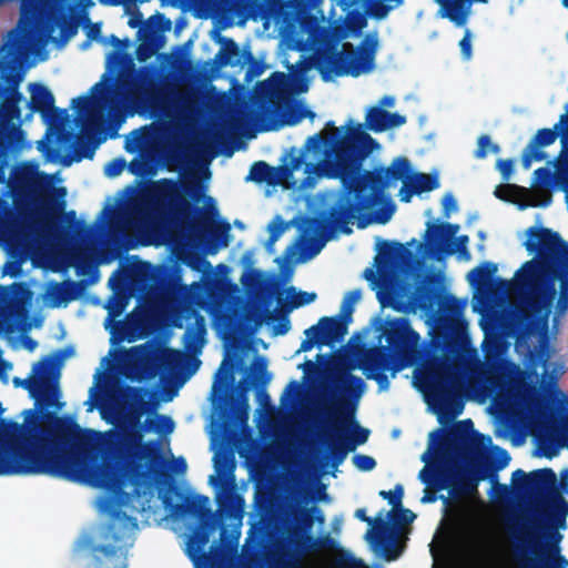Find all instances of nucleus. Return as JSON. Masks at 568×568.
<instances>
[{
	"label": "nucleus",
	"instance_id": "f257e3e1",
	"mask_svg": "<svg viewBox=\"0 0 568 568\" xmlns=\"http://www.w3.org/2000/svg\"><path fill=\"white\" fill-rule=\"evenodd\" d=\"M335 131L338 133V129ZM377 146L376 140L361 124L353 125L352 122L342 136L316 133L306 140L305 151H324L325 160L317 168L325 176L338 179L342 184L328 215L311 220L315 232L327 234L338 231L349 235L353 232L351 225L355 222L358 229H365L373 222L385 224L390 220L394 213L390 203L377 210L376 206L385 200L384 192L392 182L408 180L412 165L407 158L397 156L387 168L378 166L362 173L364 160Z\"/></svg>",
	"mask_w": 568,
	"mask_h": 568
},
{
	"label": "nucleus",
	"instance_id": "f03ea898",
	"mask_svg": "<svg viewBox=\"0 0 568 568\" xmlns=\"http://www.w3.org/2000/svg\"><path fill=\"white\" fill-rule=\"evenodd\" d=\"M381 331L387 345L372 347L364 354L359 367L366 377L386 389L387 371L395 375L406 365L418 363L417 383L428 404L440 414L458 415L463 409L465 378L454 366V359L467 342V323L446 321L425 344L407 317L387 318Z\"/></svg>",
	"mask_w": 568,
	"mask_h": 568
},
{
	"label": "nucleus",
	"instance_id": "7ed1b4c3",
	"mask_svg": "<svg viewBox=\"0 0 568 568\" xmlns=\"http://www.w3.org/2000/svg\"><path fill=\"white\" fill-rule=\"evenodd\" d=\"M29 414L33 418L29 432L6 476L48 475L105 489L123 485L126 478L134 485L122 462L114 458L120 467L99 463L75 448L82 437L72 417L58 416L54 412Z\"/></svg>",
	"mask_w": 568,
	"mask_h": 568
},
{
	"label": "nucleus",
	"instance_id": "20e7f679",
	"mask_svg": "<svg viewBox=\"0 0 568 568\" xmlns=\"http://www.w3.org/2000/svg\"><path fill=\"white\" fill-rule=\"evenodd\" d=\"M524 243L539 260L527 261L516 272V286L525 294V308L532 315L548 314L556 298V281L560 283L559 307L568 302V242L547 227L531 226Z\"/></svg>",
	"mask_w": 568,
	"mask_h": 568
},
{
	"label": "nucleus",
	"instance_id": "39448f33",
	"mask_svg": "<svg viewBox=\"0 0 568 568\" xmlns=\"http://www.w3.org/2000/svg\"><path fill=\"white\" fill-rule=\"evenodd\" d=\"M149 412V403L142 402L125 415L124 425L111 430L105 444L106 452L122 462L125 471L134 484L158 477L162 473L164 458L160 442L151 439L143 442L145 432L170 434L174 429V422L170 416L155 415L148 417L141 426V416Z\"/></svg>",
	"mask_w": 568,
	"mask_h": 568
},
{
	"label": "nucleus",
	"instance_id": "423d86ee",
	"mask_svg": "<svg viewBox=\"0 0 568 568\" xmlns=\"http://www.w3.org/2000/svg\"><path fill=\"white\" fill-rule=\"evenodd\" d=\"M205 192L206 187L193 174L181 180L162 179L155 185L156 201L169 209L179 226L201 240L207 235V251L216 253L229 245L231 225L226 221L214 224L217 210L211 196L206 197L209 209L195 206Z\"/></svg>",
	"mask_w": 568,
	"mask_h": 568
},
{
	"label": "nucleus",
	"instance_id": "0eeeda50",
	"mask_svg": "<svg viewBox=\"0 0 568 568\" xmlns=\"http://www.w3.org/2000/svg\"><path fill=\"white\" fill-rule=\"evenodd\" d=\"M335 383L341 386L339 396L334 398L325 410L329 430L324 437L327 459L333 468H337L347 454L365 444L369 436V430L355 419L357 400L365 389V382L347 371H339Z\"/></svg>",
	"mask_w": 568,
	"mask_h": 568
},
{
	"label": "nucleus",
	"instance_id": "6e6552de",
	"mask_svg": "<svg viewBox=\"0 0 568 568\" xmlns=\"http://www.w3.org/2000/svg\"><path fill=\"white\" fill-rule=\"evenodd\" d=\"M346 37L345 30L341 27H323L320 36L326 48L316 55V69L324 81L333 77L351 75L354 78L369 73L375 68V57L378 48L376 33H368L364 37L357 48L351 42H344L341 51L336 45Z\"/></svg>",
	"mask_w": 568,
	"mask_h": 568
},
{
	"label": "nucleus",
	"instance_id": "1a4fd4ad",
	"mask_svg": "<svg viewBox=\"0 0 568 568\" xmlns=\"http://www.w3.org/2000/svg\"><path fill=\"white\" fill-rule=\"evenodd\" d=\"M511 559L515 568H567L568 560L560 555L559 532H550L555 542H545L537 530L523 529L511 535Z\"/></svg>",
	"mask_w": 568,
	"mask_h": 568
},
{
	"label": "nucleus",
	"instance_id": "9d476101",
	"mask_svg": "<svg viewBox=\"0 0 568 568\" xmlns=\"http://www.w3.org/2000/svg\"><path fill=\"white\" fill-rule=\"evenodd\" d=\"M121 95L136 111L162 112L170 102V90L161 83L154 65H143L132 75L120 81Z\"/></svg>",
	"mask_w": 568,
	"mask_h": 568
},
{
	"label": "nucleus",
	"instance_id": "9b49d317",
	"mask_svg": "<svg viewBox=\"0 0 568 568\" xmlns=\"http://www.w3.org/2000/svg\"><path fill=\"white\" fill-rule=\"evenodd\" d=\"M94 568H128V550L114 523L106 525L97 542L85 541Z\"/></svg>",
	"mask_w": 568,
	"mask_h": 568
},
{
	"label": "nucleus",
	"instance_id": "f8f14e48",
	"mask_svg": "<svg viewBox=\"0 0 568 568\" xmlns=\"http://www.w3.org/2000/svg\"><path fill=\"white\" fill-rule=\"evenodd\" d=\"M32 372L34 374L33 377L27 379L16 377L13 379L14 385L24 387L40 409L51 407L60 409L63 404L59 402L60 388L58 376L52 373L50 363L48 361L38 362L33 366Z\"/></svg>",
	"mask_w": 568,
	"mask_h": 568
},
{
	"label": "nucleus",
	"instance_id": "ddd939ff",
	"mask_svg": "<svg viewBox=\"0 0 568 568\" xmlns=\"http://www.w3.org/2000/svg\"><path fill=\"white\" fill-rule=\"evenodd\" d=\"M53 192L60 200H54L50 194L43 197L40 205L33 211L21 215V224L30 233L48 235L55 231L58 217L65 207V201L63 199L67 194V190L64 187H58L54 189Z\"/></svg>",
	"mask_w": 568,
	"mask_h": 568
},
{
	"label": "nucleus",
	"instance_id": "4468645a",
	"mask_svg": "<svg viewBox=\"0 0 568 568\" xmlns=\"http://www.w3.org/2000/svg\"><path fill=\"white\" fill-rule=\"evenodd\" d=\"M182 514L196 517L200 521L197 527L190 539V548H194L195 552L202 551L204 546L209 542L210 531L215 526L214 515L210 507V499L204 495H196L185 500L179 506Z\"/></svg>",
	"mask_w": 568,
	"mask_h": 568
},
{
	"label": "nucleus",
	"instance_id": "2eb2a0df",
	"mask_svg": "<svg viewBox=\"0 0 568 568\" xmlns=\"http://www.w3.org/2000/svg\"><path fill=\"white\" fill-rule=\"evenodd\" d=\"M305 338L302 341L298 352H308L314 345L332 346L341 342L347 334V323L337 317H321L317 324L312 325L304 332Z\"/></svg>",
	"mask_w": 568,
	"mask_h": 568
},
{
	"label": "nucleus",
	"instance_id": "dca6fc26",
	"mask_svg": "<svg viewBox=\"0 0 568 568\" xmlns=\"http://www.w3.org/2000/svg\"><path fill=\"white\" fill-rule=\"evenodd\" d=\"M516 490L526 495L541 496L557 490V475L551 468H541L526 474L523 469L513 473Z\"/></svg>",
	"mask_w": 568,
	"mask_h": 568
},
{
	"label": "nucleus",
	"instance_id": "f3484780",
	"mask_svg": "<svg viewBox=\"0 0 568 568\" xmlns=\"http://www.w3.org/2000/svg\"><path fill=\"white\" fill-rule=\"evenodd\" d=\"M355 517L372 527L366 532L365 538L376 548L383 550L384 558L387 561L396 560L399 557L400 549L395 544L396 537L393 532H389L388 524L382 517L376 519L368 517L365 508L356 509Z\"/></svg>",
	"mask_w": 568,
	"mask_h": 568
},
{
	"label": "nucleus",
	"instance_id": "a211bd4d",
	"mask_svg": "<svg viewBox=\"0 0 568 568\" xmlns=\"http://www.w3.org/2000/svg\"><path fill=\"white\" fill-rule=\"evenodd\" d=\"M497 270V264L484 262L467 274V281L478 292H485L494 297L503 296L510 290L513 282L494 277Z\"/></svg>",
	"mask_w": 568,
	"mask_h": 568
},
{
	"label": "nucleus",
	"instance_id": "6ab92c4d",
	"mask_svg": "<svg viewBox=\"0 0 568 568\" xmlns=\"http://www.w3.org/2000/svg\"><path fill=\"white\" fill-rule=\"evenodd\" d=\"M155 28L166 31L171 28V20L162 13H156L148 20V24L139 31L140 43L136 47L135 54L140 62L150 59L159 49Z\"/></svg>",
	"mask_w": 568,
	"mask_h": 568
},
{
	"label": "nucleus",
	"instance_id": "aec40b11",
	"mask_svg": "<svg viewBox=\"0 0 568 568\" xmlns=\"http://www.w3.org/2000/svg\"><path fill=\"white\" fill-rule=\"evenodd\" d=\"M565 118L566 115H561L560 122L555 124L554 129L545 128L536 132L523 151L521 164L524 169L528 170L532 161H544L546 159V153L540 149L555 143Z\"/></svg>",
	"mask_w": 568,
	"mask_h": 568
},
{
	"label": "nucleus",
	"instance_id": "412c9836",
	"mask_svg": "<svg viewBox=\"0 0 568 568\" xmlns=\"http://www.w3.org/2000/svg\"><path fill=\"white\" fill-rule=\"evenodd\" d=\"M29 91L31 93L29 108L32 112H39L42 115L52 112L54 120L58 122H63L67 119V110L54 106V97L45 85L41 83H31L29 85Z\"/></svg>",
	"mask_w": 568,
	"mask_h": 568
},
{
	"label": "nucleus",
	"instance_id": "4be33fe9",
	"mask_svg": "<svg viewBox=\"0 0 568 568\" xmlns=\"http://www.w3.org/2000/svg\"><path fill=\"white\" fill-rule=\"evenodd\" d=\"M281 308L270 311L265 305L257 306L253 312L248 313L246 318L254 323L255 327H260L263 322L271 323L277 321L278 323L273 326V335H285L291 328V322L286 306L282 304L278 297Z\"/></svg>",
	"mask_w": 568,
	"mask_h": 568
},
{
	"label": "nucleus",
	"instance_id": "5701e85b",
	"mask_svg": "<svg viewBox=\"0 0 568 568\" xmlns=\"http://www.w3.org/2000/svg\"><path fill=\"white\" fill-rule=\"evenodd\" d=\"M439 185L437 174L412 171L408 180L404 181L398 195L402 202L408 203L415 194L419 195L425 192H432L438 189Z\"/></svg>",
	"mask_w": 568,
	"mask_h": 568
},
{
	"label": "nucleus",
	"instance_id": "b1692460",
	"mask_svg": "<svg viewBox=\"0 0 568 568\" xmlns=\"http://www.w3.org/2000/svg\"><path fill=\"white\" fill-rule=\"evenodd\" d=\"M426 225L425 242L428 248L435 253H444L447 241L455 237L459 231L458 224L448 222H427Z\"/></svg>",
	"mask_w": 568,
	"mask_h": 568
},
{
	"label": "nucleus",
	"instance_id": "393cba45",
	"mask_svg": "<svg viewBox=\"0 0 568 568\" xmlns=\"http://www.w3.org/2000/svg\"><path fill=\"white\" fill-rule=\"evenodd\" d=\"M406 123V118L399 113H390L381 106H372L365 116V125L368 130L381 133L392 128H398Z\"/></svg>",
	"mask_w": 568,
	"mask_h": 568
},
{
	"label": "nucleus",
	"instance_id": "a878e982",
	"mask_svg": "<svg viewBox=\"0 0 568 568\" xmlns=\"http://www.w3.org/2000/svg\"><path fill=\"white\" fill-rule=\"evenodd\" d=\"M285 22L292 30L298 28L300 32L306 34L310 40L318 41L322 28L318 19L306 9H300L285 16Z\"/></svg>",
	"mask_w": 568,
	"mask_h": 568
},
{
	"label": "nucleus",
	"instance_id": "bb28decb",
	"mask_svg": "<svg viewBox=\"0 0 568 568\" xmlns=\"http://www.w3.org/2000/svg\"><path fill=\"white\" fill-rule=\"evenodd\" d=\"M85 287L84 281L75 282L67 280L62 283H52L47 292L52 306L58 307L61 304H68L75 301Z\"/></svg>",
	"mask_w": 568,
	"mask_h": 568
},
{
	"label": "nucleus",
	"instance_id": "cd10ccee",
	"mask_svg": "<svg viewBox=\"0 0 568 568\" xmlns=\"http://www.w3.org/2000/svg\"><path fill=\"white\" fill-rule=\"evenodd\" d=\"M567 515L568 503L562 497L557 496L546 516V527L542 531V537L547 539L546 542H555L556 537L550 538V532H558L557 529L566 528Z\"/></svg>",
	"mask_w": 568,
	"mask_h": 568
},
{
	"label": "nucleus",
	"instance_id": "c85d7f7f",
	"mask_svg": "<svg viewBox=\"0 0 568 568\" xmlns=\"http://www.w3.org/2000/svg\"><path fill=\"white\" fill-rule=\"evenodd\" d=\"M253 59L251 51L241 52L239 44L229 38L223 39L222 48L215 57V61L221 67L243 65Z\"/></svg>",
	"mask_w": 568,
	"mask_h": 568
},
{
	"label": "nucleus",
	"instance_id": "c756f323",
	"mask_svg": "<svg viewBox=\"0 0 568 568\" xmlns=\"http://www.w3.org/2000/svg\"><path fill=\"white\" fill-rule=\"evenodd\" d=\"M419 479L427 488L440 491L452 484L453 471L440 465L424 467L419 473Z\"/></svg>",
	"mask_w": 568,
	"mask_h": 568
},
{
	"label": "nucleus",
	"instance_id": "7c9ffc66",
	"mask_svg": "<svg viewBox=\"0 0 568 568\" xmlns=\"http://www.w3.org/2000/svg\"><path fill=\"white\" fill-rule=\"evenodd\" d=\"M6 95L0 104V121L8 124L21 116L20 102L23 99L22 93L17 87L6 88Z\"/></svg>",
	"mask_w": 568,
	"mask_h": 568
},
{
	"label": "nucleus",
	"instance_id": "2f4dec72",
	"mask_svg": "<svg viewBox=\"0 0 568 568\" xmlns=\"http://www.w3.org/2000/svg\"><path fill=\"white\" fill-rule=\"evenodd\" d=\"M304 541H294L295 548L301 554L318 552L322 550H333L336 548L337 542L333 539L329 534L320 537H313L311 534H303Z\"/></svg>",
	"mask_w": 568,
	"mask_h": 568
},
{
	"label": "nucleus",
	"instance_id": "473e14b6",
	"mask_svg": "<svg viewBox=\"0 0 568 568\" xmlns=\"http://www.w3.org/2000/svg\"><path fill=\"white\" fill-rule=\"evenodd\" d=\"M439 291L433 280L422 283L417 286L415 292L416 305L425 311L433 312L439 304Z\"/></svg>",
	"mask_w": 568,
	"mask_h": 568
},
{
	"label": "nucleus",
	"instance_id": "72a5a7b5",
	"mask_svg": "<svg viewBox=\"0 0 568 568\" xmlns=\"http://www.w3.org/2000/svg\"><path fill=\"white\" fill-rule=\"evenodd\" d=\"M406 253L407 250L402 243L395 241H383L379 245L376 263L381 267H387L395 264Z\"/></svg>",
	"mask_w": 568,
	"mask_h": 568
},
{
	"label": "nucleus",
	"instance_id": "f704fd0d",
	"mask_svg": "<svg viewBox=\"0 0 568 568\" xmlns=\"http://www.w3.org/2000/svg\"><path fill=\"white\" fill-rule=\"evenodd\" d=\"M195 323L196 327H187L183 335L184 348L194 354L201 352L206 334L204 318L199 316Z\"/></svg>",
	"mask_w": 568,
	"mask_h": 568
},
{
	"label": "nucleus",
	"instance_id": "c9c22d12",
	"mask_svg": "<svg viewBox=\"0 0 568 568\" xmlns=\"http://www.w3.org/2000/svg\"><path fill=\"white\" fill-rule=\"evenodd\" d=\"M444 10L443 17L448 18L457 27L465 26L468 10L465 8L467 0H437Z\"/></svg>",
	"mask_w": 568,
	"mask_h": 568
},
{
	"label": "nucleus",
	"instance_id": "e433bc0d",
	"mask_svg": "<svg viewBox=\"0 0 568 568\" xmlns=\"http://www.w3.org/2000/svg\"><path fill=\"white\" fill-rule=\"evenodd\" d=\"M473 432L474 423L471 419L459 420L443 436V442L446 444H460L466 442Z\"/></svg>",
	"mask_w": 568,
	"mask_h": 568
},
{
	"label": "nucleus",
	"instance_id": "4c0bfd02",
	"mask_svg": "<svg viewBox=\"0 0 568 568\" xmlns=\"http://www.w3.org/2000/svg\"><path fill=\"white\" fill-rule=\"evenodd\" d=\"M185 354L174 348H164L158 358L159 366L166 372H174L182 367Z\"/></svg>",
	"mask_w": 568,
	"mask_h": 568
},
{
	"label": "nucleus",
	"instance_id": "58836bf2",
	"mask_svg": "<svg viewBox=\"0 0 568 568\" xmlns=\"http://www.w3.org/2000/svg\"><path fill=\"white\" fill-rule=\"evenodd\" d=\"M447 489H449L452 498L459 499L465 495H471L475 493L477 489V481L466 477L458 478L453 473L452 484Z\"/></svg>",
	"mask_w": 568,
	"mask_h": 568
},
{
	"label": "nucleus",
	"instance_id": "ea45409f",
	"mask_svg": "<svg viewBox=\"0 0 568 568\" xmlns=\"http://www.w3.org/2000/svg\"><path fill=\"white\" fill-rule=\"evenodd\" d=\"M275 176V169L264 161L254 162L250 169L246 181L256 183H273Z\"/></svg>",
	"mask_w": 568,
	"mask_h": 568
},
{
	"label": "nucleus",
	"instance_id": "a19ab883",
	"mask_svg": "<svg viewBox=\"0 0 568 568\" xmlns=\"http://www.w3.org/2000/svg\"><path fill=\"white\" fill-rule=\"evenodd\" d=\"M290 301L284 304L286 306V312H291L295 308L302 307L314 302L317 297L316 293H308L304 291L296 292L294 286H291L286 290Z\"/></svg>",
	"mask_w": 568,
	"mask_h": 568
},
{
	"label": "nucleus",
	"instance_id": "79ce46f5",
	"mask_svg": "<svg viewBox=\"0 0 568 568\" xmlns=\"http://www.w3.org/2000/svg\"><path fill=\"white\" fill-rule=\"evenodd\" d=\"M304 118L313 120L315 118V113L301 102H294L287 106L285 119L286 124L295 125L300 123Z\"/></svg>",
	"mask_w": 568,
	"mask_h": 568
},
{
	"label": "nucleus",
	"instance_id": "37998d69",
	"mask_svg": "<svg viewBox=\"0 0 568 568\" xmlns=\"http://www.w3.org/2000/svg\"><path fill=\"white\" fill-rule=\"evenodd\" d=\"M97 145L84 138H78L74 143L73 160L80 162L83 159H92Z\"/></svg>",
	"mask_w": 568,
	"mask_h": 568
},
{
	"label": "nucleus",
	"instance_id": "c03bdc74",
	"mask_svg": "<svg viewBox=\"0 0 568 568\" xmlns=\"http://www.w3.org/2000/svg\"><path fill=\"white\" fill-rule=\"evenodd\" d=\"M314 524V516L311 511V508L302 509L301 516H300V525L301 529H296L293 532L294 541L300 540L301 542L304 541V538L302 537L303 534H310V530L312 529Z\"/></svg>",
	"mask_w": 568,
	"mask_h": 568
},
{
	"label": "nucleus",
	"instance_id": "a18cd8bd",
	"mask_svg": "<svg viewBox=\"0 0 568 568\" xmlns=\"http://www.w3.org/2000/svg\"><path fill=\"white\" fill-rule=\"evenodd\" d=\"M303 163H304L303 153L296 154V150L294 148H292L291 154H290V162L280 166L278 170L281 171L283 178L287 179L294 173V171L298 170Z\"/></svg>",
	"mask_w": 568,
	"mask_h": 568
},
{
	"label": "nucleus",
	"instance_id": "49530a36",
	"mask_svg": "<svg viewBox=\"0 0 568 568\" xmlns=\"http://www.w3.org/2000/svg\"><path fill=\"white\" fill-rule=\"evenodd\" d=\"M203 559L207 568H224L225 554L217 546L213 545L209 554L203 552Z\"/></svg>",
	"mask_w": 568,
	"mask_h": 568
},
{
	"label": "nucleus",
	"instance_id": "de8ad7c7",
	"mask_svg": "<svg viewBox=\"0 0 568 568\" xmlns=\"http://www.w3.org/2000/svg\"><path fill=\"white\" fill-rule=\"evenodd\" d=\"M379 496L383 499L388 500V503L393 506V509H397L402 506V499L404 496V488L400 484L395 485L394 490H381Z\"/></svg>",
	"mask_w": 568,
	"mask_h": 568
},
{
	"label": "nucleus",
	"instance_id": "09e8293b",
	"mask_svg": "<svg viewBox=\"0 0 568 568\" xmlns=\"http://www.w3.org/2000/svg\"><path fill=\"white\" fill-rule=\"evenodd\" d=\"M552 181H554V174L549 169L538 168L537 170H535L532 186L548 187L552 184Z\"/></svg>",
	"mask_w": 568,
	"mask_h": 568
},
{
	"label": "nucleus",
	"instance_id": "8fccbe9b",
	"mask_svg": "<svg viewBox=\"0 0 568 568\" xmlns=\"http://www.w3.org/2000/svg\"><path fill=\"white\" fill-rule=\"evenodd\" d=\"M353 463L362 471H371L376 466V460L368 455H356L353 457Z\"/></svg>",
	"mask_w": 568,
	"mask_h": 568
},
{
	"label": "nucleus",
	"instance_id": "3c124183",
	"mask_svg": "<svg viewBox=\"0 0 568 568\" xmlns=\"http://www.w3.org/2000/svg\"><path fill=\"white\" fill-rule=\"evenodd\" d=\"M397 513L393 517L395 525H409L416 518V515L407 508L398 507Z\"/></svg>",
	"mask_w": 568,
	"mask_h": 568
},
{
	"label": "nucleus",
	"instance_id": "603ef678",
	"mask_svg": "<svg viewBox=\"0 0 568 568\" xmlns=\"http://www.w3.org/2000/svg\"><path fill=\"white\" fill-rule=\"evenodd\" d=\"M514 163L515 161L513 159H499L497 161L496 166L501 174L503 181L507 182L510 180L514 171Z\"/></svg>",
	"mask_w": 568,
	"mask_h": 568
},
{
	"label": "nucleus",
	"instance_id": "864d4df0",
	"mask_svg": "<svg viewBox=\"0 0 568 568\" xmlns=\"http://www.w3.org/2000/svg\"><path fill=\"white\" fill-rule=\"evenodd\" d=\"M124 166L125 161L121 158H116L105 165L104 173L110 178H114L122 173Z\"/></svg>",
	"mask_w": 568,
	"mask_h": 568
},
{
	"label": "nucleus",
	"instance_id": "5fc2aeb1",
	"mask_svg": "<svg viewBox=\"0 0 568 568\" xmlns=\"http://www.w3.org/2000/svg\"><path fill=\"white\" fill-rule=\"evenodd\" d=\"M13 130H16L14 126L9 130V125L0 121V156L8 149L11 142V132Z\"/></svg>",
	"mask_w": 568,
	"mask_h": 568
},
{
	"label": "nucleus",
	"instance_id": "6e6d98bb",
	"mask_svg": "<svg viewBox=\"0 0 568 568\" xmlns=\"http://www.w3.org/2000/svg\"><path fill=\"white\" fill-rule=\"evenodd\" d=\"M92 101L88 95H81L72 100V108L79 115H84L91 108Z\"/></svg>",
	"mask_w": 568,
	"mask_h": 568
},
{
	"label": "nucleus",
	"instance_id": "4d7b16f0",
	"mask_svg": "<svg viewBox=\"0 0 568 568\" xmlns=\"http://www.w3.org/2000/svg\"><path fill=\"white\" fill-rule=\"evenodd\" d=\"M365 26H366V20L361 13L353 11L348 14V28L353 32H355V33L361 32Z\"/></svg>",
	"mask_w": 568,
	"mask_h": 568
},
{
	"label": "nucleus",
	"instance_id": "13d9d810",
	"mask_svg": "<svg viewBox=\"0 0 568 568\" xmlns=\"http://www.w3.org/2000/svg\"><path fill=\"white\" fill-rule=\"evenodd\" d=\"M459 48H460L463 58L465 60H469L473 55L471 32L469 29H466L463 39L459 41Z\"/></svg>",
	"mask_w": 568,
	"mask_h": 568
},
{
	"label": "nucleus",
	"instance_id": "bf43d9fd",
	"mask_svg": "<svg viewBox=\"0 0 568 568\" xmlns=\"http://www.w3.org/2000/svg\"><path fill=\"white\" fill-rule=\"evenodd\" d=\"M443 216L448 219L452 212L457 211V202L452 193H446L442 199Z\"/></svg>",
	"mask_w": 568,
	"mask_h": 568
},
{
	"label": "nucleus",
	"instance_id": "052dcab7",
	"mask_svg": "<svg viewBox=\"0 0 568 568\" xmlns=\"http://www.w3.org/2000/svg\"><path fill=\"white\" fill-rule=\"evenodd\" d=\"M490 136L487 134H483L478 138L477 149L475 151L476 159H485L488 153V149L490 146Z\"/></svg>",
	"mask_w": 568,
	"mask_h": 568
},
{
	"label": "nucleus",
	"instance_id": "680f3d73",
	"mask_svg": "<svg viewBox=\"0 0 568 568\" xmlns=\"http://www.w3.org/2000/svg\"><path fill=\"white\" fill-rule=\"evenodd\" d=\"M277 566L280 568H301L298 557L292 554L278 558Z\"/></svg>",
	"mask_w": 568,
	"mask_h": 568
},
{
	"label": "nucleus",
	"instance_id": "e2e57ef3",
	"mask_svg": "<svg viewBox=\"0 0 568 568\" xmlns=\"http://www.w3.org/2000/svg\"><path fill=\"white\" fill-rule=\"evenodd\" d=\"M469 242V237L467 235H460L456 239V247L452 250H447L445 247V253L453 254L454 252H459V254H467V244Z\"/></svg>",
	"mask_w": 568,
	"mask_h": 568
},
{
	"label": "nucleus",
	"instance_id": "0e129e2a",
	"mask_svg": "<svg viewBox=\"0 0 568 568\" xmlns=\"http://www.w3.org/2000/svg\"><path fill=\"white\" fill-rule=\"evenodd\" d=\"M510 462V455L506 449L497 448L496 453V469L505 468Z\"/></svg>",
	"mask_w": 568,
	"mask_h": 568
},
{
	"label": "nucleus",
	"instance_id": "69168bd1",
	"mask_svg": "<svg viewBox=\"0 0 568 568\" xmlns=\"http://www.w3.org/2000/svg\"><path fill=\"white\" fill-rule=\"evenodd\" d=\"M286 225L281 220V217H276L272 223L268 224V232L271 235H275L276 239H280L282 233L285 231Z\"/></svg>",
	"mask_w": 568,
	"mask_h": 568
},
{
	"label": "nucleus",
	"instance_id": "338daca9",
	"mask_svg": "<svg viewBox=\"0 0 568 568\" xmlns=\"http://www.w3.org/2000/svg\"><path fill=\"white\" fill-rule=\"evenodd\" d=\"M516 186L513 184H501L498 185L494 192L495 196L508 201L509 200V193L515 189Z\"/></svg>",
	"mask_w": 568,
	"mask_h": 568
},
{
	"label": "nucleus",
	"instance_id": "774afa93",
	"mask_svg": "<svg viewBox=\"0 0 568 568\" xmlns=\"http://www.w3.org/2000/svg\"><path fill=\"white\" fill-rule=\"evenodd\" d=\"M257 371L261 373V384L264 385L270 382L271 376L266 372V361L263 357L256 359Z\"/></svg>",
	"mask_w": 568,
	"mask_h": 568
}]
</instances>
